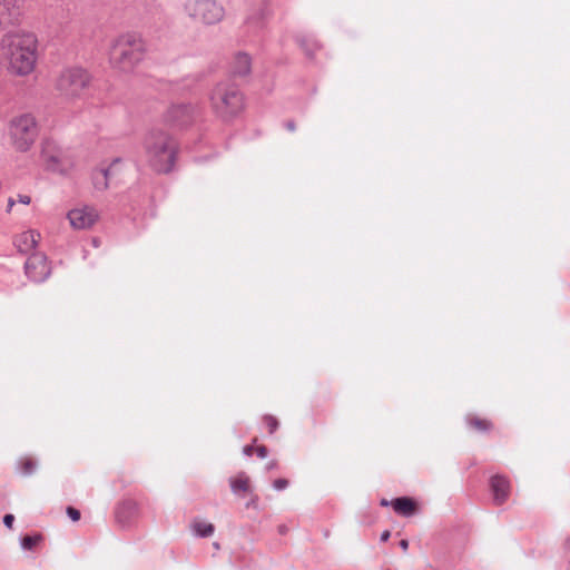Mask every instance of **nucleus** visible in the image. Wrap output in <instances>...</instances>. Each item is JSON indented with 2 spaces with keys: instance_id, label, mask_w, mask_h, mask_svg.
Masks as SVG:
<instances>
[{
  "instance_id": "1",
  "label": "nucleus",
  "mask_w": 570,
  "mask_h": 570,
  "mask_svg": "<svg viewBox=\"0 0 570 570\" xmlns=\"http://www.w3.org/2000/svg\"><path fill=\"white\" fill-rule=\"evenodd\" d=\"M0 50L8 62V70L16 76L30 75L38 60V39L26 29H12L0 38Z\"/></svg>"
},
{
  "instance_id": "2",
  "label": "nucleus",
  "mask_w": 570,
  "mask_h": 570,
  "mask_svg": "<svg viewBox=\"0 0 570 570\" xmlns=\"http://www.w3.org/2000/svg\"><path fill=\"white\" fill-rule=\"evenodd\" d=\"M144 148L147 163L157 173H168L171 170L175 156L176 144L171 137L163 130L153 129L144 139Z\"/></svg>"
},
{
  "instance_id": "3",
  "label": "nucleus",
  "mask_w": 570,
  "mask_h": 570,
  "mask_svg": "<svg viewBox=\"0 0 570 570\" xmlns=\"http://www.w3.org/2000/svg\"><path fill=\"white\" fill-rule=\"evenodd\" d=\"M146 45L141 37L125 33L117 37L109 51V60L114 68L122 72L132 71L144 59Z\"/></svg>"
},
{
  "instance_id": "4",
  "label": "nucleus",
  "mask_w": 570,
  "mask_h": 570,
  "mask_svg": "<svg viewBox=\"0 0 570 570\" xmlns=\"http://www.w3.org/2000/svg\"><path fill=\"white\" fill-rule=\"evenodd\" d=\"M210 104L214 111L224 120L238 115L244 108V97L229 81L218 82L212 90Z\"/></svg>"
},
{
  "instance_id": "5",
  "label": "nucleus",
  "mask_w": 570,
  "mask_h": 570,
  "mask_svg": "<svg viewBox=\"0 0 570 570\" xmlns=\"http://www.w3.org/2000/svg\"><path fill=\"white\" fill-rule=\"evenodd\" d=\"M91 83L90 73L81 67H67L58 75L55 87L67 101L81 99Z\"/></svg>"
},
{
  "instance_id": "6",
  "label": "nucleus",
  "mask_w": 570,
  "mask_h": 570,
  "mask_svg": "<svg viewBox=\"0 0 570 570\" xmlns=\"http://www.w3.org/2000/svg\"><path fill=\"white\" fill-rule=\"evenodd\" d=\"M181 10L193 22L204 26L217 24L225 17V8L218 0H184Z\"/></svg>"
},
{
  "instance_id": "7",
  "label": "nucleus",
  "mask_w": 570,
  "mask_h": 570,
  "mask_svg": "<svg viewBox=\"0 0 570 570\" xmlns=\"http://www.w3.org/2000/svg\"><path fill=\"white\" fill-rule=\"evenodd\" d=\"M8 134L13 148L26 153L38 137V125L31 114H21L9 121Z\"/></svg>"
},
{
  "instance_id": "8",
  "label": "nucleus",
  "mask_w": 570,
  "mask_h": 570,
  "mask_svg": "<svg viewBox=\"0 0 570 570\" xmlns=\"http://www.w3.org/2000/svg\"><path fill=\"white\" fill-rule=\"evenodd\" d=\"M40 159L45 169L55 174L68 175L73 168L66 151L52 140L42 141Z\"/></svg>"
},
{
  "instance_id": "9",
  "label": "nucleus",
  "mask_w": 570,
  "mask_h": 570,
  "mask_svg": "<svg viewBox=\"0 0 570 570\" xmlns=\"http://www.w3.org/2000/svg\"><path fill=\"white\" fill-rule=\"evenodd\" d=\"M26 16V0H0V29L4 32L21 29Z\"/></svg>"
},
{
  "instance_id": "10",
  "label": "nucleus",
  "mask_w": 570,
  "mask_h": 570,
  "mask_svg": "<svg viewBox=\"0 0 570 570\" xmlns=\"http://www.w3.org/2000/svg\"><path fill=\"white\" fill-rule=\"evenodd\" d=\"M70 226L76 230L91 228L99 219L98 210L90 205H81L67 213Z\"/></svg>"
},
{
  "instance_id": "11",
  "label": "nucleus",
  "mask_w": 570,
  "mask_h": 570,
  "mask_svg": "<svg viewBox=\"0 0 570 570\" xmlns=\"http://www.w3.org/2000/svg\"><path fill=\"white\" fill-rule=\"evenodd\" d=\"M26 275L33 282H43L50 275L47 257L41 253L32 254L24 265Z\"/></svg>"
},
{
  "instance_id": "12",
  "label": "nucleus",
  "mask_w": 570,
  "mask_h": 570,
  "mask_svg": "<svg viewBox=\"0 0 570 570\" xmlns=\"http://www.w3.org/2000/svg\"><path fill=\"white\" fill-rule=\"evenodd\" d=\"M271 16L269 8L266 3H261L257 7H254L248 13L245 26L247 31L254 35H257L267 26L268 19Z\"/></svg>"
},
{
  "instance_id": "13",
  "label": "nucleus",
  "mask_w": 570,
  "mask_h": 570,
  "mask_svg": "<svg viewBox=\"0 0 570 570\" xmlns=\"http://www.w3.org/2000/svg\"><path fill=\"white\" fill-rule=\"evenodd\" d=\"M40 239L41 235L38 230L28 229L18 234L13 244L20 253L28 254L37 247Z\"/></svg>"
},
{
  "instance_id": "14",
  "label": "nucleus",
  "mask_w": 570,
  "mask_h": 570,
  "mask_svg": "<svg viewBox=\"0 0 570 570\" xmlns=\"http://www.w3.org/2000/svg\"><path fill=\"white\" fill-rule=\"evenodd\" d=\"M490 488L493 494L495 504H502L507 501L510 494V482L502 475H494L490 480Z\"/></svg>"
},
{
  "instance_id": "15",
  "label": "nucleus",
  "mask_w": 570,
  "mask_h": 570,
  "mask_svg": "<svg viewBox=\"0 0 570 570\" xmlns=\"http://www.w3.org/2000/svg\"><path fill=\"white\" fill-rule=\"evenodd\" d=\"M120 164V159H115L108 168H99L92 171L91 180L94 188L104 191L109 186V178L114 174L115 168Z\"/></svg>"
},
{
  "instance_id": "16",
  "label": "nucleus",
  "mask_w": 570,
  "mask_h": 570,
  "mask_svg": "<svg viewBox=\"0 0 570 570\" xmlns=\"http://www.w3.org/2000/svg\"><path fill=\"white\" fill-rule=\"evenodd\" d=\"M139 505L134 500H125L116 511V519L121 525H127L138 515Z\"/></svg>"
},
{
  "instance_id": "17",
  "label": "nucleus",
  "mask_w": 570,
  "mask_h": 570,
  "mask_svg": "<svg viewBox=\"0 0 570 570\" xmlns=\"http://www.w3.org/2000/svg\"><path fill=\"white\" fill-rule=\"evenodd\" d=\"M394 511L404 517H411L415 512V502L406 497L397 498L392 501Z\"/></svg>"
},
{
  "instance_id": "18",
  "label": "nucleus",
  "mask_w": 570,
  "mask_h": 570,
  "mask_svg": "<svg viewBox=\"0 0 570 570\" xmlns=\"http://www.w3.org/2000/svg\"><path fill=\"white\" fill-rule=\"evenodd\" d=\"M252 67V59L247 53L239 52L235 56L233 62V72L238 76H246L249 73Z\"/></svg>"
},
{
  "instance_id": "19",
  "label": "nucleus",
  "mask_w": 570,
  "mask_h": 570,
  "mask_svg": "<svg viewBox=\"0 0 570 570\" xmlns=\"http://www.w3.org/2000/svg\"><path fill=\"white\" fill-rule=\"evenodd\" d=\"M193 114V107L189 105H178L170 108L168 111V119L178 122L184 124L186 119H188Z\"/></svg>"
},
{
  "instance_id": "20",
  "label": "nucleus",
  "mask_w": 570,
  "mask_h": 570,
  "mask_svg": "<svg viewBox=\"0 0 570 570\" xmlns=\"http://www.w3.org/2000/svg\"><path fill=\"white\" fill-rule=\"evenodd\" d=\"M190 529L193 534L198 538H208L213 535L215 531V527L213 523L200 519L193 520V522L190 523Z\"/></svg>"
},
{
  "instance_id": "21",
  "label": "nucleus",
  "mask_w": 570,
  "mask_h": 570,
  "mask_svg": "<svg viewBox=\"0 0 570 570\" xmlns=\"http://www.w3.org/2000/svg\"><path fill=\"white\" fill-rule=\"evenodd\" d=\"M229 483L234 493L247 492L249 490V478L244 472L232 478Z\"/></svg>"
},
{
  "instance_id": "22",
  "label": "nucleus",
  "mask_w": 570,
  "mask_h": 570,
  "mask_svg": "<svg viewBox=\"0 0 570 570\" xmlns=\"http://www.w3.org/2000/svg\"><path fill=\"white\" fill-rule=\"evenodd\" d=\"M41 541V535H26L21 540V548L23 550H32Z\"/></svg>"
},
{
  "instance_id": "23",
  "label": "nucleus",
  "mask_w": 570,
  "mask_h": 570,
  "mask_svg": "<svg viewBox=\"0 0 570 570\" xmlns=\"http://www.w3.org/2000/svg\"><path fill=\"white\" fill-rule=\"evenodd\" d=\"M21 465L24 474H31L36 470V462L31 458L22 459Z\"/></svg>"
},
{
  "instance_id": "24",
  "label": "nucleus",
  "mask_w": 570,
  "mask_h": 570,
  "mask_svg": "<svg viewBox=\"0 0 570 570\" xmlns=\"http://www.w3.org/2000/svg\"><path fill=\"white\" fill-rule=\"evenodd\" d=\"M471 424H472V426H474L475 429H478L480 431H484V430L489 429V426H490V423L488 421L481 420V419L471 420Z\"/></svg>"
},
{
  "instance_id": "25",
  "label": "nucleus",
  "mask_w": 570,
  "mask_h": 570,
  "mask_svg": "<svg viewBox=\"0 0 570 570\" xmlns=\"http://www.w3.org/2000/svg\"><path fill=\"white\" fill-rule=\"evenodd\" d=\"M265 423L268 426L269 433H274L278 428V421L274 416H265Z\"/></svg>"
},
{
  "instance_id": "26",
  "label": "nucleus",
  "mask_w": 570,
  "mask_h": 570,
  "mask_svg": "<svg viewBox=\"0 0 570 570\" xmlns=\"http://www.w3.org/2000/svg\"><path fill=\"white\" fill-rule=\"evenodd\" d=\"M273 487L277 491H282L288 487V481L286 479H277L274 481Z\"/></svg>"
},
{
  "instance_id": "27",
  "label": "nucleus",
  "mask_w": 570,
  "mask_h": 570,
  "mask_svg": "<svg viewBox=\"0 0 570 570\" xmlns=\"http://www.w3.org/2000/svg\"><path fill=\"white\" fill-rule=\"evenodd\" d=\"M67 513L72 521H78L80 519V512L75 508L69 507L67 509Z\"/></svg>"
},
{
  "instance_id": "28",
  "label": "nucleus",
  "mask_w": 570,
  "mask_h": 570,
  "mask_svg": "<svg viewBox=\"0 0 570 570\" xmlns=\"http://www.w3.org/2000/svg\"><path fill=\"white\" fill-rule=\"evenodd\" d=\"M14 521V517L12 514H6L3 517V523L7 528L11 529Z\"/></svg>"
},
{
  "instance_id": "29",
  "label": "nucleus",
  "mask_w": 570,
  "mask_h": 570,
  "mask_svg": "<svg viewBox=\"0 0 570 570\" xmlns=\"http://www.w3.org/2000/svg\"><path fill=\"white\" fill-rule=\"evenodd\" d=\"M16 202L23 204V205H29L31 202V198L28 195H18Z\"/></svg>"
},
{
  "instance_id": "30",
  "label": "nucleus",
  "mask_w": 570,
  "mask_h": 570,
  "mask_svg": "<svg viewBox=\"0 0 570 570\" xmlns=\"http://www.w3.org/2000/svg\"><path fill=\"white\" fill-rule=\"evenodd\" d=\"M255 451H256L257 456H259L261 459H264L267 456V449L263 445L257 446Z\"/></svg>"
},
{
  "instance_id": "31",
  "label": "nucleus",
  "mask_w": 570,
  "mask_h": 570,
  "mask_svg": "<svg viewBox=\"0 0 570 570\" xmlns=\"http://www.w3.org/2000/svg\"><path fill=\"white\" fill-rule=\"evenodd\" d=\"M16 203H17L16 199L12 198V197H10L8 199V205H7V212L8 213H10L12 210L13 206L16 205Z\"/></svg>"
},
{
  "instance_id": "32",
  "label": "nucleus",
  "mask_w": 570,
  "mask_h": 570,
  "mask_svg": "<svg viewBox=\"0 0 570 570\" xmlns=\"http://www.w3.org/2000/svg\"><path fill=\"white\" fill-rule=\"evenodd\" d=\"M253 451H254V449H253V446H250V445H246V446L244 448V450H243L244 454H245V455H248V456L253 454Z\"/></svg>"
},
{
  "instance_id": "33",
  "label": "nucleus",
  "mask_w": 570,
  "mask_h": 570,
  "mask_svg": "<svg viewBox=\"0 0 570 570\" xmlns=\"http://www.w3.org/2000/svg\"><path fill=\"white\" fill-rule=\"evenodd\" d=\"M390 535H391L390 531H387V530H386V531H384V532L381 534V541H383V542L387 541V540H389V538H390Z\"/></svg>"
},
{
  "instance_id": "34",
  "label": "nucleus",
  "mask_w": 570,
  "mask_h": 570,
  "mask_svg": "<svg viewBox=\"0 0 570 570\" xmlns=\"http://www.w3.org/2000/svg\"><path fill=\"white\" fill-rule=\"evenodd\" d=\"M400 547L402 548V550L406 551L407 548H409V541L407 540H401L400 541Z\"/></svg>"
},
{
  "instance_id": "35",
  "label": "nucleus",
  "mask_w": 570,
  "mask_h": 570,
  "mask_svg": "<svg viewBox=\"0 0 570 570\" xmlns=\"http://www.w3.org/2000/svg\"><path fill=\"white\" fill-rule=\"evenodd\" d=\"M390 504H392V502L387 501L386 499H382V500H381V505H383V507H387V505H390Z\"/></svg>"
},
{
  "instance_id": "36",
  "label": "nucleus",
  "mask_w": 570,
  "mask_h": 570,
  "mask_svg": "<svg viewBox=\"0 0 570 570\" xmlns=\"http://www.w3.org/2000/svg\"><path fill=\"white\" fill-rule=\"evenodd\" d=\"M276 466V463L275 462H269L267 465H266V469L267 470H272Z\"/></svg>"
},
{
  "instance_id": "37",
  "label": "nucleus",
  "mask_w": 570,
  "mask_h": 570,
  "mask_svg": "<svg viewBox=\"0 0 570 570\" xmlns=\"http://www.w3.org/2000/svg\"><path fill=\"white\" fill-rule=\"evenodd\" d=\"M288 129H291V130H293V129H294L293 124H288Z\"/></svg>"
},
{
  "instance_id": "38",
  "label": "nucleus",
  "mask_w": 570,
  "mask_h": 570,
  "mask_svg": "<svg viewBox=\"0 0 570 570\" xmlns=\"http://www.w3.org/2000/svg\"><path fill=\"white\" fill-rule=\"evenodd\" d=\"M568 570H570V563H569Z\"/></svg>"
}]
</instances>
